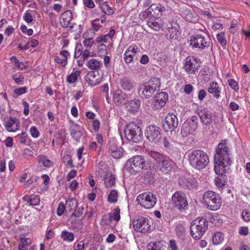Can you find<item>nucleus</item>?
<instances>
[{"instance_id":"nucleus-1","label":"nucleus","mask_w":250,"mask_h":250,"mask_svg":"<svg viewBox=\"0 0 250 250\" xmlns=\"http://www.w3.org/2000/svg\"><path fill=\"white\" fill-rule=\"evenodd\" d=\"M229 152V148L224 140L218 144L214 157L215 172L220 175V177L216 180V183L221 187L225 185L227 180L225 174L228 173L230 170L229 166L232 160Z\"/></svg>"},{"instance_id":"nucleus-2","label":"nucleus","mask_w":250,"mask_h":250,"mask_svg":"<svg viewBox=\"0 0 250 250\" xmlns=\"http://www.w3.org/2000/svg\"><path fill=\"white\" fill-rule=\"evenodd\" d=\"M188 160L191 166L197 169L205 168L209 163L207 153L201 150H194L188 152Z\"/></svg>"},{"instance_id":"nucleus-3","label":"nucleus","mask_w":250,"mask_h":250,"mask_svg":"<svg viewBox=\"0 0 250 250\" xmlns=\"http://www.w3.org/2000/svg\"><path fill=\"white\" fill-rule=\"evenodd\" d=\"M147 166V162L141 155H135L126 162L125 168L131 175H135L141 172Z\"/></svg>"},{"instance_id":"nucleus-4","label":"nucleus","mask_w":250,"mask_h":250,"mask_svg":"<svg viewBox=\"0 0 250 250\" xmlns=\"http://www.w3.org/2000/svg\"><path fill=\"white\" fill-rule=\"evenodd\" d=\"M160 80L157 78H152L148 82L140 85L138 91L139 95L146 99L151 97L155 92L159 90Z\"/></svg>"},{"instance_id":"nucleus-5","label":"nucleus","mask_w":250,"mask_h":250,"mask_svg":"<svg viewBox=\"0 0 250 250\" xmlns=\"http://www.w3.org/2000/svg\"><path fill=\"white\" fill-rule=\"evenodd\" d=\"M139 48L137 46H130L126 49L124 54V59L130 70L133 73H136L141 69L139 68V63L137 62L135 64L134 60H138L137 54Z\"/></svg>"},{"instance_id":"nucleus-6","label":"nucleus","mask_w":250,"mask_h":250,"mask_svg":"<svg viewBox=\"0 0 250 250\" xmlns=\"http://www.w3.org/2000/svg\"><path fill=\"white\" fill-rule=\"evenodd\" d=\"M208 225V221L203 217H198L193 220L190 228L192 237L197 240L200 239L207 230Z\"/></svg>"},{"instance_id":"nucleus-7","label":"nucleus","mask_w":250,"mask_h":250,"mask_svg":"<svg viewBox=\"0 0 250 250\" xmlns=\"http://www.w3.org/2000/svg\"><path fill=\"white\" fill-rule=\"evenodd\" d=\"M125 137L129 141L137 143L143 139V131L135 123L128 124L124 129Z\"/></svg>"},{"instance_id":"nucleus-8","label":"nucleus","mask_w":250,"mask_h":250,"mask_svg":"<svg viewBox=\"0 0 250 250\" xmlns=\"http://www.w3.org/2000/svg\"><path fill=\"white\" fill-rule=\"evenodd\" d=\"M204 205L211 210H217L222 205V200L219 195L212 191H207L203 197Z\"/></svg>"},{"instance_id":"nucleus-9","label":"nucleus","mask_w":250,"mask_h":250,"mask_svg":"<svg viewBox=\"0 0 250 250\" xmlns=\"http://www.w3.org/2000/svg\"><path fill=\"white\" fill-rule=\"evenodd\" d=\"M157 197L153 193L146 192L139 194L137 197L136 201L138 204L146 209L153 208L157 202Z\"/></svg>"},{"instance_id":"nucleus-10","label":"nucleus","mask_w":250,"mask_h":250,"mask_svg":"<svg viewBox=\"0 0 250 250\" xmlns=\"http://www.w3.org/2000/svg\"><path fill=\"white\" fill-rule=\"evenodd\" d=\"M210 39L206 38L202 35H192L190 38V44L193 49L203 50L209 47L210 45Z\"/></svg>"},{"instance_id":"nucleus-11","label":"nucleus","mask_w":250,"mask_h":250,"mask_svg":"<svg viewBox=\"0 0 250 250\" xmlns=\"http://www.w3.org/2000/svg\"><path fill=\"white\" fill-rule=\"evenodd\" d=\"M173 206L180 211L186 210L188 208V202L186 194L181 191H176L172 196Z\"/></svg>"},{"instance_id":"nucleus-12","label":"nucleus","mask_w":250,"mask_h":250,"mask_svg":"<svg viewBox=\"0 0 250 250\" xmlns=\"http://www.w3.org/2000/svg\"><path fill=\"white\" fill-rule=\"evenodd\" d=\"M198 118L196 116H192L190 119L187 120L183 124L181 134L186 137L194 132L198 127Z\"/></svg>"},{"instance_id":"nucleus-13","label":"nucleus","mask_w":250,"mask_h":250,"mask_svg":"<svg viewBox=\"0 0 250 250\" xmlns=\"http://www.w3.org/2000/svg\"><path fill=\"white\" fill-rule=\"evenodd\" d=\"M145 135L151 143H156L161 139V129L155 125H151L146 127Z\"/></svg>"},{"instance_id":"nucleus-14","label":"nucleus","mask_w":250,"mask_h":250,"mask_svg":"<svg viewBox=\"0 0 250 250\" xmlns=\"http://www.w3.org/2000/svg\"><path fill=\"white\" fill-rule=\"evenodd\" d=\"M132 224L135 230L141 233L147 232L150 228L149 220L144 217H141L137 220H133Z\"/></svg>"},{"instance_id":"nucleus-15","label":"nucleus","mask_w":250,"mask_h":250,"mask_svg":"<svg viewBox=\"0 0 250 250\" xmlns=\"http://www.w3.org/2000/svg\"><path fill=\"white\" fill-rule=\"evenodd\" d=\"M185 61L184 68L188 74H195L200 67L199 60L194 57H188Z\"/></svg>"},{"instance_id":"nucleus-16","label":"nucleus","mask_w":250,"mask_h":250,"mask_svg":"<svg viewBox=\"0 0 250 250\" xmlns=\"http://www.w3.org/2000/svg\"><path fill=\"white\" fill-rule=\"evenodd\" d=\"M178 125V119L174 114L168 113L165 118V122L163 123V126L166 132H172Z\"/></svg>"},{"instance_id":"nucleus-17","label":"nucleus","mask_w":250,"mask_h":250,"mask_svg":"<svg viewBox=\"0 0 250 250\" xmlns=\"http://www.w3.org/2000/svg\"><path fill=\"white\" fill-rule=\"evenodd\" d=\"M202 122L205 125H210L212 122V113L207 108L203 107L199 109L198 111Z\"/></svg>"},{"instance_id":"nucleus-18","label":"nucleus","mask_w":250,"mask_h":250,"mask_svg":"<svg viewBox=\"0 0 250 250\" xmlns=\"http://www.w3.org/2000/svg\"><path fill=\"white\" fill-rule=\"evenodd\" d=\"M165 11V8L160 3L153 4L147 9V13L150 16L153 17H160L162 15L163 12Z\"/></svg>"},{"instance_id":"nucleus-19","label":"nucleus","mask_w":250,"mask_h":250,"mask_svg":"<svg viewBox=\"0 0 250 250\" xmlns=\"http://www.w3.org/2000/svg\"><path fill=\"white\" fill-rule=\"evenodd\" d=\"M147 25L149 27L155 31H159L162 29L164 25V21L162 19L158 17L150 16L146 21Z\"/></svg>"},{"instance_id":"nucleus-20","label":"nucleus","mask_w":250,"mask_h":250,"mask_svg":"<svg viewBox=\"0 0 250 250\" xmlns=\"http://www.w3.org/2000/svg\"><path fill=\"white\" fill-rule=\"evenodd\" d=\"M168 94L166 92H161L158 93L154 98V106L156 108L164 107L168 100Z\"/></svg>"},{"instance_id":"nucleus-21","label":"nucleus","mask_w":250,"mask_h":250,"mask_svg":"<svg viewBox=\"0 0 250 250\" xmlns=\"http://www.w3.org/2000/svg\"><path fill=\"white\" fill-rule=\"evenodd\" d=\"M20 126L19 120L12 117H9L5 122V127L9 132H15L18 130Z\"/></svg>"},{"instance_id":"nucleus-22","label":"nucleus","mask_w":250,"mask_h":250,"mask_svg":"<svg viewBox=\"0 0 250 250\" xmlns=\"http://www.w3.org/2000/svg\"><path fill=\"white\" fill-rule=\"evenodd\" d=\"M174 165L175 163L173 161L165 157L163 161L161 162L159 166L162 171L165 173H168L174 168Z\"/></svg>"},{"instance_id":"nucleus-23","label":"nucleus","mask_w":250,"mask_h":250,"mask_svg":"<svg viewBox=\"0 0 250 250\" xmlns=\"http://www.w3.org/2000/svg\"><path fill=\"white\" fill-rule=\"evenodd\" d=\"M72 19V13L70 10H67L62 13L60 17V22L62 27H67Z\"/></svg>"},{"instance_id":"nucleus-24","label":"nucleus","mask_w":250,"mask_h":250,"mask_svg":"<svg viewBox=\"0 0 250 250\" xmlns=\"http://www.w3.org/2000/svg\"><path fill=\"white\" fill-rule=\"evenodd\" d=\"M221 90V88L219 86L217 83L215 82H212L208 84V92L216 99H219L220 97Z\"/></svg>"},{"instance_id":"nucleus-25","label":"nucleus","mask_w":250,"mask_h":250,"mask_svg":"<svg viewBox=\"0 0 250 250\" xmlns=\"http://www.w3.org/2000/svg\"><path fill=\"white\" fill-rule=\"evenodd\" d=\"M180 185L184 188H194L198 185L197 181L193 177H188L182 179L179 182Z\"/></svg>"},{"instance_id":"nucleus-26","label":"nucleus","mask_w":250,"mask_h":250,"mask_svg":"<svg viewBox=\"0 0 250 250\" xmlns=\"http://www.w3.org/2000/svg\"><path fill=\"white\" fill-rule=\"evenodd\" d=\"M121 87L125 90L131 91L134 87V83L129 78L125 77L121 79L119 81Z\"/></svg>"},{"instance_id":"nucleus-27","label":"nucleus","mask_w":250,"mask_h":250,"mask_svg":"<svg viewBox=\"0 0 250 250\" xmlns=\"http://www.w3.org/2000/svg\"><path fill=\"white\" fill-rule=\"evenodd\" d=\"M141 105V101L139 99H134L130 100L126 104L127 110L129 113H135L137 112Z\"/></svg>"},{"instance_id":"nucleus-28","label":"nucleus","mask_w":250,"mask_h":250,"mask_svg":"<svg viewBox=\"0 0 250 250\" xmlns=\"http://www.w3.org/2000/svg\"><path fill=\"white\" fill-rule=\"evenodd\" d=\"M70 130V135L73 139L77 142H79L82 136V133L80 130V126L75 124L71 126Z\"/></svg>"},{"instance_id":"nucleus-29","label":"nucleus","mask_w":250,"mask_h":250,"mask_svg":"<svg viewBox=\"0 0 250 250\" xmlns=\"http://www.w3.org/2000/svg\"><path fill=\"white\" fill-rule=\"evenodd\" d=\"M175 25L176 26L168 27V31L167 36H169L172 40H178L181 35V32L178 29V26L176 24Z\"/></svg>"},{"instance_id":"nucleus-30","label":"nucleus","mask_w":250,"mask_h":250,"mask_svg":"<svg viewBox=\"0 0 250 250\" xmlns=\"http://www.w3.org/2000/svg\"><path fill=\"white\" fill-rule=\"evenodd\" d=\"M96 75L93 71L89 72L85 76V80L91 86H95L100 83L99 79H96Z\"/></svg>"},{"instance_id":"nucleus-31","label":"nucleus","mask_w":250,"mask_h":250,"mask_svg":"<svg viewBox=\"0 0 250 250\" xmlns=\"http://www.w3.org/2000/svg\"><path fill=\"white\" fill-rule=\"evenodd\" d=\"M74 234L73 232L66 230H62L61 234V238L64 241L72 242L74 239Z\"/></svg>"},{"instance_id":"nucleus-32","label":"nucleus","mask_w":250,"mask_h":250,"mask_svg":"<svg viewBox=\"0 0 250 250\" xmlns=\"http://www.w3.org/2000/svg\"><path fill=\"white\" fill-rule=\"evenodd\" d=\"M120 209L119 208L113 209V212L108 213V220L118 222L120 220Z\"/></svg>"},{"instance_id":"nucleus-33","label":"nucleus","mask_w":250,"mask_h":250,"mask_svg":"<svg viewBox=\"0 0 250 250\" xmlns=\"http://www.w3.org/2000/svg\"><path fill=\"white\" fill-rule=\"evenodd\" d=\"M77 207V202L74 199L67 200L66 202V210L70 212L74 211Z\"/></svg>"},{"instance_id":"nucleus-34","label":"nucleus","mask_w":250,"mask_h":250,"mask_svg":"<svg viewBox=\"0 0 250 250\" xmlns=\"http://www.w3.org/2000/svg\"><path fill=\"white\" fill-rule=\"evenodd\" d=\"M148 154L157 162V165H160L161 162L165 158L163 155L156 151H151L148 153Z\"/></svg>"},{"instance_id":"nucleus-35","label":"nucleus","mask_w":250,"mask_h":250,"mask_svg":"<svg viewBox=\"0 0 250 250\" xmlns=\"http://www.w3.org/2000/svg\"><path fill=\"white\" fill-rule=\"evenodd\" d=\"M102 11L105 14L110 15L112 14L113 11L109 6L108 2L105 0L99 4Z\"/></svg>"},{"instance_id":"nucleus-36","label":"nucleus","mask_w":250,"mask_h":250,"mask_svg":"<svg viewBox=\"0 0 250 250\" xmlns=\"http://www.w3.org/2000/svg\"><path fill=\"white\" fill-rule=\"evenodd\" d=\"M224 239L223 233L217 232L214 234L212 237V242L215 245H218L222 243Z\"/></svg>"},{"instance_id":"nucleus-37","label":"nucleus","mask_w":250,"mask_h":250,"mask_svg":"<svg viewBox=\"0 0 250 250\" xmlns=\"http://www.w3.org/2000/svg\"><path fill=\"white\" fill-rule=\"evenodd\" d=\"M17 138L18 139L20 143L21 144L28 145L29 144L27 134L26 132H22L21 134H19L17 136Z\"/></svg>"},{"instance_id":"nucleus-38","label":"nucleus","mask_w":250,"mask_h":250,"mask_svg":"<svg viewBox=\"0 0 250 250\" xmlns=\"http://www.w3.org/2000/svg\"><path fill=\"white\" fill-rule=\"evenodd\" d=\"M100 62L95 59H90L88 62V67L91 70L99 69Z\"/></svg>"},{"instance_id":"nucleus-39","label":"nucleus","mask_w":250,"mask_h":250,"mask_svg":"<svg viewBox=\"0 0 250 250\" xmlns=\"http://www.w3.org/2000/svg\"><path fill=\"white\" fill-rule=\"evenodd\" d=\"M185 12L186 13V15L185 16V18L187 21L190 22H195L198 21V18L196 15H195L194 16L190 10H186Z\"/></svg>"},{"instance_id":"nucleus-40","label":"nucleus","mask_w":250,"mask_h":250,"mask_svg":"<svg viewBox=\"0 0 250 250\" xmlns=\"http://www.w3.org/2000/svg\"><path fill=\"white\" fill-rule=\"evenodd\" d=\"M115 178L114 175H110L105 178L104 184L106 188H110L114 185Z\"/></svg>"},{"instance_id":"nucleus-41","label":"nucleus","mask_w":250,"mask_h":250,"mask_svg":"<svg viewBox=\"0 0 250 250\" xmlns=\"http://www.w3.org/2000/svg\"><path fill=\"white\" fill-rule=\"evenodd\" d=\"M39 162H42V165L45 167H49L53 164L50 160L48 159L45 156L41 155L38 157Z\"/></svg>"},{"instance_id":"nucleus-42","label":"nucleus","mask_w":250,"mask_h":250,"mask_svg":"<svg viewBox=\"0 0 250 250\" xmlns=\"http://www.w3.org/2000/svg\"><path fill=\"white\" fill-rule=\"evenodd\" d=\"M216 38L218 42L222 46H225L226 45L227 41L225 38L224 33L221 32L219 34H217L216 35Z\"/></svg>"},{"instance_id":"nucleus-43","label":"nucleus","mask_w":250,"mask_h":250,"mask_svg":"<svg viewBox=\"0 0 250 250\" xmlns=\"http://www.w3.org/2000/svg\"><path fill=\"white\" fill-rule=\"evenodd\" d=\"M118 193L117 191L113 189L111 191L108 197V201L109 202L115 203L117 201Z\"/></svg>"},{"instance_id":"nucleus-44","label":"nucleus","mask_w":250,"mask_h":250,"mask_svg":"<svg viewBox=\"0 0 250 250\" xmlns=\"http://www.w3.org/2000/svg\"><path fill=\"white\" fill-rule=\"evenodd\" d=\"M123 149L121 147H119L118 150L113 151V153H110L109 155H111L113 158L117 159L120 158L123 156Z\"/></svg>"},{"instance_id":"nucleus-45","label":"nucleus","mask_w":250,"mask_h":250,"mask_svg":"<svg viewBox=\"0 0 250 250\" xmlns=\"http://www.w3.org/2000/svg\"><path fill=\"white\" fill-rule=\"evenodd\" d=\"M83 53V47L81 43H78L75 47V52L74 53V58H78L81 55H82Z\"/></svg>"},{"instance_id":"nucleus-46","label":"nucleus","mask_w":250,"mask_h":250,"mask_svg":"<svg viewBox=\"0 0 250 250\" xmlns=\"http://www.w3.org/2000/svg\"><path fill=\"white\" fill-rule=\"evenodd\" d=\"M160 248L157 242H149L147 245L146 250H160Z\"/></svg>"},{"instance_id":"nucleus-47","label":"nucleus","mask_w":250,"mask_h":250,"mask_svg":"<svg viewBox=\"0 0 250 250\" xmlns=\"http://www.w3.org/2000/svg\"><path fill=\"white\" fill-rule=\"evenodd\" d=\"M62 160L64 163H66V165L69 166L71 167H74L70 155H64L62 158Z\"/></svg>"},{"instance_id":"nucleus-48","label":"nucleus","mask_w":250,"mask_h":250,"mask_svg":"<svg viewBox=\"0 0 250 250\" xmlns=\"http://www.w3.org/2000/svg\"><path fill=\"white\" fill-rule=\"evenodd\" d=\"M119 149V147H117L116 144L113 142H109L108 145V154H110L111 153H113V151H116Z\"/></svg>"},{"instance_id":"nucleus-49","label":"nucleus","mask_w":250,"mask_h":250,"mask_svg":"<svg viewBox=\"0 0 250 250\" xmlns=\"http://www.w3.org/2000/svg\"><path fill=\"white\" fill-rule=\"evenodd\" d=\"M228 84L230 87L234 90L235 91L238 90L239 86L237 83L232 79H229L228 81Z\"/></svg>"},{"instance_id":"nucleus-50","label":"nucleus","mask_w":250,"mask_h":250,"mask_svg":"<svg viewBox=\"0 0 250 250\" xmlns=\"http://www.w3.org/2000/svg\"><path fill=\"white\" fill-rule=\"evenodd\" d=\"M20 29L22 33L27 34L28 36H31L33 33V31L32 29H27L25 25H21Z\"/></svg>"},{"instance_id":"nucleus-51","label":"nucleus","mask_w":250,"mask_h":250,"mask_svg":"<svg viewBox=\"0 0 250 250\" xmlns=\"http://www.w3.org/2000/svg\"><path fill=\"white\" fill-rule=\"evenodd\" d=\"M76 73H71L67 77V81L69 83H75L77 80L78 76Z\"/></svg>"},{"instance_id":"nucleus-52","label":"nucleus","mask_w":250,"mask_h":250,"mask_svg":"<svg viewBox=\"0 0 250 250\" xmlns=\"http://www.w3.org/2000/svg\"><path fill=\"white\" fill-rule=\"evenodd\" d=\"M30 132L32 137L34 138H38L39 136L40 132L35 126H33L30 128Z\"/></svg>"},{"instance_id":"nucleus-53","label":"nucleus","mask_w":250,"mask_h":250,"mask_svg":"<svg viewBox=\"0 0 250 250\" xmlns=\"http://www.w3.org/2000/svg\"><path fill=\"white\" fill-rule=\"evenodd\" d=\"M65 209H66L63 203L61 202L58 206L57 208V213L58 215L61 216L64 212Z\"/></svg>"},{"instance_id":"nucleus-54","label":"nucleus","mask_w":250,"mask_h":250,"mask_svg":"<svg viewBox=\"0 0 250 250\" xmlns=\"http://www.w3.org/2000/svg\"><path fill=\"white\" fill-rule=\"evenodd\" d=\"M54 61L56 62L61 64L62 66H65L67 63V59H61L58 56L55 57Z\"/></svg>"},{"instance_id":"nucleus-55","label":"nucleus","mask_w":250,"mask_h":250,"mask_svg":"<svg viewBox=\"0 0 250 250\" xmlns=\"http://www.w3.org/2000/svg\"><path fill=\"white\" fill-rule=\"evenodd\" d=\"M242 218L245 221H250V212L244 209L242 212Z\"/></svg>"},{"instance_id":"nucleus-56","label":"nucleus","mask_w":250,"mask_h":250,"mask_svg":"<svg viewBox=\"0 0 250 250\" xmlns=\"http://www.w3.org/2000/svg\"><path fill=\"white\" fill-rule=\"evenodd\" d=\"M23 18V20L28 23L32 22L33 20L32 16L28 11H26L24 13Z\"/></svg>"},{"instance_id":"nucleus-57","label":"nucleus","mask_w":250,"mask_h":250,"mask_svg":"<svg viewBox=\"0 0 250 250\" xmlns=\"http://www.w3.org/2000/svg\"><path fill=\"white\" fill-rule=\"evenodd\" d=\"M17 75H13L12 76V79L15 81V83L18 84H21L22 83L23 80H24V77L21 75H20L19 76V77H16Z\"/></svg>"},{"instance_id":"nucleus-58","label":"nucleus","mask_w":250,"mask_h":250,"mask_svg":"<svg viewBox=\"0 0 250 250\" xmlns=\"http://www.w3.org/2000/svg\"><path fill=\"white\" fill-rule=\"evenodd\" d=\"M27 88L26 87H22L18 88H16L14 90V93L17 94L18 96L21 95L26 92Z\"/></svg>"},{"instance_id":"nucleus-59","label":"nucleus","mask_w":250,"mask_h":250,"mask_svg":"<svg viewBox=\"0 0 250 250\" xmlns=\"http://www.w3.org/2000/svg\"><path fill=\"white\" fill-rule=\"evenodd\" d=\"M207 95V93L205 89H202L200 90L198 94V99L201 101H203V99L206 97Z\"/></svg>"},{"instance_id":"nucleus-60","label":"nucleus","mask_w":250,"mask_h":250,"mask_svg":"<svg viewBox=\"0 0 250 250\" xmlns=\"http://www.w3.org/2000/svg\"><path fill=\"white\" fill-rule=\"evenodd\" d=\"M83 208L82 207L81 208H78V210L76 211V209L73 211V212L72 214V216H74L76 217H79L82 216L83 214Z\"/></svg>"},{"instance_id":"nucleus-61","label":"nucleus","mask_w":250,"mask_h":250,"mask_svg":"<svg viewBox=\"0 0 250 250\" xmlns=\"http://www.w3.org/2000/svg\"><path fill=\"white\" fill-rule=\"evenodd\" d=\"M20 244L23 246H29L31 244V241L30 239L27 238H21L20 239Z\"/></svg>"},{"instance_id":"nucleus-62","label":"nucleus","mask_w":250,"mask_h":250,"mask_svg":"<svg viewBox=\"0 0 250 250\" xmlns=\"http://www.w3.org/2000/svg\"><path fill=\"white\" fill-rule=\"evenodd\" d=\"M83 2L85 6L89 8H92L95 6L93 0H83Z\"/></svg>"},{"instance_id":"nucleus-63","label":"nucleus","mask_w":250,"mask_h":250,"mask_svg":"<svg viewBox=\"0 0 250 250\" xmlns=\"http://www.w3.org/2000/svg\"><path fill=\"white\" fill-rule=\"evenodd\" d=\"M193 89V86L190 84H186L184 88V91L187 94H189L192 91Z\"/></svg>"},{"instance_id":"nucleus-64","label":"nucleus","mask_w":250,"mask_h":250,"mask_svg":"<svg viewBox=\"0 0 250 250\" xmlns=\"http://www.w3.org/2000/svg\"><path fill=\"white\" fill-rule=\"evenodd\" d=\"M121 91L120 90H116L113 95V99L117 102H119L121 99Z\"/></svg>"}]
</instances>
